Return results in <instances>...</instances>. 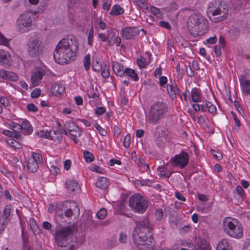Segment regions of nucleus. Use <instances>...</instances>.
<instances>
[{"label": "nucleus", "mask_w": 250, "mask_h": 250, "mask_svg": "<svg viewBox=\"0 0 250 250\" xmlns=\"http://www.w3.org/2000/svg\"><path fill=\"white\" fill-rule=\"evenodd\" d=\"M132 237L138 250H160L153 247L154 236L152 232L153 225L147 217L136 221Z\"/></svg>", "instance_id": "nucleus-1"}, {"label": "nucleus", "mask_w": 250, "mask_h": 250, "mask_svg": "<svg viewBox=\"0 0 250 250\" xmlns=\"http://www.w3.org/2000/svg\"><path fill=\"white\" fill-rule=\"evenodd\" d=\"M78 43L72 35L61 40L56 45L53 57L55 62L60 64L67 63L75 60Z\"/></svg>", "instance_id": "nucleus-2"}, {"label": "nucleus", "mask_w": 250, "mask_h": 250, "mask_svg": "<svg viewBox=\"0 0 250 250\" xmlns=\"http://www.w3.org/2000/svg\"><path fill=\"white\" fill-rule=\"evenodd\" d=\"M187 26L194 36L204 35L208 29V22L207 19L199 14H194L187 20Z\"/></svg>", "instance_id": "nucleus-3"}, {"label": "nucleus", "mask_w": 250, "mask_h": 250, "mask_svg": "<svg viewBox=\"0 0 250 250\" xmlns=\"http://www.w3.org/2000/svg\"><path fill=\"white\" fill-rule=\"evenodd\" d=\"M228 6L220 0L211 1L208 6L207 14L210 20L218 22L226 20L228 16Z\"/></svg>", "instance_id": "nucleus-4"}, {"label": "nucleus", "mask_w": 250, "mask_h": 250, "mask_svg": "<svg viewBox=\"0 0 250 250\" xmlns=\"http://www.w3.org/2000/svg\"><path fill=\"white\" fill-rule=\"evenodd\" d=\"M37 12L26 11L21 14L18 18L16 26L18 31L26 33L32 30L36 26L38 17Z\"/></svg>", "instance_id": "nucleus-5"}, {"label": "nucleus", "mask_w": 250, "mask_h": 250, "mask_svg": "<svg viewBox=\"0 0 250 250\" xmlns=\"http://www.w3.org/2000/svg\"><path fill=\"white\" fill-rule=\"evenodd\" d=\"M168 106L163 102H158L153 104L150 108L146 121L151 124L156 125L163 119L168 111Z\"/></svg>", "instance_id": "nucleus-6"}, {"label": "nucleus", "mask_w": 250, "mask_h": 250, "mask_svg": "<svg viewBox=\"0 0 250 250\" xmlns=\"http://www.w3.org/2000/svg\"><path fill=\"white\" fill-rule=\"evenodd\" d=\"M75 229V226L73 225L57 229L55 232V239L58 245H62V243H76V237L73 234Z\"/></svg>", "instance_id": "nucleus-7"}, {"label": "nucleus", "mask_w": 250, "mask_h": 250, "mask_svg": "<svg viewBox=\"0 0 250 250\" xmlns=\"http://www.w3.org/2000/svg\"><path fill=\"white\" fill-rule=\"evenodd\" d=\"M44 51V45L42 41L37 37H31L27 43V52L32 58L41 56Z\"/></svg>", "instance_id": "nucleus-8"}, {"label": "nucleus", "mask_w": 250, "mask_h": 250, "mask_svg": "<svg viewBox=\"0 0 250 250\" xmlns=\"http://www.w3.org/2000/svg\"><path fill=\"white\" fill-rule=\"evenodd\" d=\"M129 205L135 211L143 213L148 207V202L141 195L137 194L129 198Z\"/></svg>", "instance_id": "nucleus-9"}, {"label": "nucleus", "mask_w": 250, "mask_h": 250, "mask_svg": "<svg viewBox=\"0 0 250 250\" xmlns=\"http://www.w3.org/2000/svg\"><path fill=\"white\" fill-rule=\"evenodd\" d=\"M171 160L174 165L178 166L181 168H183L188 163L189 156L187 152L182 151L180 154L174 156Z\"/></svg>", "instance_id": "nucleus-10"}, {"label": "nucleus", "mask_w": 250, "mask_h": 250, "mask_svg": "<svg viewBox=\"0 0 250 250\" xmlns=\"http://www.w3.org/2000/svg\"><path fill=\"white\" fill-rule=\"evenodd\" d=\"M140 31L135 27H126L123 28L121 33L125 40H131L139 35Z\"/></svg>", "instance_id": "nucleus-11"}, {"label": "nucleus", "mask_w": 250, "mask_h": 250, "mask_svg": "<svg viewBox=\"0 0 250 250\" xmlns=\"http://www.w3.org/2000/svg\"><path fill=\"white\" fill-rule=\"evenodd\" d=\"M12 64V61L9 53L4 50L0 49V64L4 67H8Z\"/></svg>", "instance_id": "nucleus-12"}, {"label": "nucleus", "mask_w": 250, "mask_h": 250, "mask_svg": "<svg viewBox=\"0 0 250 250\" xmlns=\"http://www.w3.org/2000/svg\"><path fill=\"white\" fill-rule=\"evenodd\" d=\"M45 74V71L42 69H38L33 72L31 76V81L34 86L39 84L43 77Z\"/></svg>", "instance_id": "nucleus-13"}, {"label": "nucleus", "mask_w": 250, "mask_h": 250, "mask_svg": "<svg viewBox=\"0 0 250 250\" xmlns=\"http://www.w3.org/2000/svg\"><path fill=\"white\" fill-rule=\"evenodd\" d=\"M238 224H239V223L236 219L226 218L223 222L224 231L228 234V232H229V230L233 231V229Z\"/></svg>", "instance_id": "nucleus-14"}, {"label": "nucleus", "mask_w": 250, "mask_h": 250, "mask_svg": "<svg viewBox=\"0 0 250 250\" xmlns=\"http://www.w3.org/2000/svg\"><path fill=\"white\" fill-rule=\"evenodd\" d=\"M167 89L168 94L171 98H176L177 96L181 98L180 92L175 83H171V84H167Z\"/></svg>", "instance_id": "nucleus-15"}, {"label": "nucleus", "mask_w": 250, "mask_h": 250, "mask_svg": "<svg viewBox=\"0 0 250 250\" xmlns=\"http://www.w3.org/2000/svg\"><path fill=\"white\" fill-rule=\"evenodd\" d=\"M239 81L243 93L250 95V81L247 80L244 75L240 76Z\"/></svg>", "instance_id": "nucleus-16"}, {"label": "nucleus", "mask_w": 250, "mask_h": 250, "mask_svg": "<svg viewBox=\"0 0 250 250\" xmlns=\"http://www.w3.org/2000/svg\"><path fill=\"white\" fill-rule=\"evenodd\" d=\"M108 43L109 46H112L116 43L117 46H119L121 43V39L120 37H116L115 33L113 31H109L107 35Z\"/></svg>", "instance_id": "nucleus-17"}, {"label": "nucleus", "mask_w": 250, "mask_h": 250, "mask_svg": "<svg viewBox=\"0 0 250 250\" xmlns=\"http://www.w3.org/2000/svg\"><path fill=\"white\" fill-rule=\"evenodd\" d=\"M64 86L62 83H54L50 88V92L53 95L59 96L64 93Z\"/></svg>", "instance_id": "nucleus-18"}, {"label": "nucleus", "mask_w": 250, "mask_h": 250, "mask_svg": "<svg viewBox=\"0 0 250 250\" xmlns=\"http://www.w3.org/2000/svg\"><path fill=\"white\" fill-rule=\"evenodd\" d=\"M228 235L231 237L240 238L243 236V229L242 225L239 223L233 229V231L229 230Z\"/></svg>", "instance_id": "nucleus-19"}, {"label": "nucleus", "mask_w": 250, "mask_h": 250, "mask_svg": "<svg viewBox=\"0 0 250 250\" xmlns=\"http://www.w3.org/2000/svg\"><path fill=\"white\" fill-rule=\"evenodd\" d=\"M66 187L70 192H75L79 191L80 187L77 182L74 179H68L66 180Z\"/></svg>", "instance_id": "nucleus-20"}, {"label": "nucleus", "mask_w": 250, "mask_h": 250, "mask_svg": "<svg viewBox=\"0 0 250 250\" xmlns=\"http://www.w3.org/2000/svg\"><path fill=\"white\" fill-rule=\"evenodd\" d=\"M112 69L118 76L123 77L125 75V70H124L123 65L117 62H113Z\"/></svg>", "instance_id": "nucleus-21"}, {"label": "nucleus", "mask_w": 250, "mask_h": 250, "mask_svg": "<svg viewBox=\"0 0 250 250\" xmlns=\"http://www.w3.org/2000/svg\"><path fill=\"white\" fill-rule=\"evenodd\" d=\"M24 167H27V170L30 172H35L38 169L39 167L37 162L30 159L28 161H25L23 164Z\"/></svg>", "instance_id": "nucleus-22"}, {"label": "nucleus", "mask_w": 250, "mask_h": 250, "mask_svg": "<svg viewBox=\"0 0 250 250\" xmlns=\"http://www.w3.org/2000/svg\"><path fill=\"white\" fill-rule=\"evenodd\" d=\"M109 185L108 179L104 177H101L98 178L96 182V186L99 188L101 189H105Z\"/></svg>", "instance_id": "nucleus-23"}, {"label": "nucleus", "mask_w": 250, "mask_h": 250, "mask_svg": "<svg viewBox=\"0 0 250 250\" xmlns=\"http://www.w3.org/2000/svg\"><path fill=\"white\" fill-rule=\"evenodd\" d=\"M21 130L24 135H29L33 132V128L30 123L27 120L23 121L21 125Z\"/></svg>", "instance_id": "nucleus-24"}, {"label": "nucleus", "mask_w": 250, "mask_h": 250, "mask_svg": "<svg viewBox=\"0 0 250 250\" xmlns=\"http://www.w3.org/2000/svg\"><path fill=\"white\" fill-rule=\"evenodd\" d=\"M50 135L49 138L54 142L60 143L62 140V136L60 132L56 130H50L49 131Z\"/></svg>", "instance_id": "nucleus-25"}, {"label": "nucleus", "mask_w": 250, "mask_h": 250, "mask_svg": "<svg viewBox=\"0 0 250 250\" xmlns=\"http://www.w3.org/2000/svg\"><path fill=\"white\" fill-rule=\"evenodd\" d=\"M197 250H210V248L204 239H199L196 244Z\"/></svg>", "instance_id": "nucleus-26"}, {"label": "nucleus", "mask_w": 250, "mask_h": 250, "mask_svg": "<svg viewBox=\"0 0 250 250\" xmlns=\"http://www.w3.org/2000/svg\"><path fill=\"white\" fill-rule=\"evenodd\" d=\"M216 250H231V249L228 241L226 239H222L218 243Z\"/></svg>", "instance_id": "nucleus-27"}, {"label": "nucleus", "mask_w": 250, "mask_h": 250, "mask_svg": "<svg viewBox=\"0 0 250 250\" xmlns=\"http://www.w3.org/2000/svg\"><path fill=\"white\" fill-rule=\"evenodd\" d=\"M10 206H6L4 209L2 214V218L4 219L3 221L2 222V224L3 226L6 225L8 222V218L10 214Z\"/></svg>", "instance_id": "nucleus-28"}, {"label": "nucleus", "mask_w": 250, "mask_h": 250, "mask_svg": "<svg viewBox=\"0 0 250 250\" xmlns=\"http://www.w3.org/2000/svg\"><path fill=\"white\" fill-rule=\"evenodd\" d=\"M124 13V9L119 5H115L111 8L110 14L113 16H118L123 14Z\"/></svg>", "instance_id": "nucleus-29"}, {"label": "nucleus", "mask_w": 250, "mask_h": 250, "mask_svg": "<svg viewBox=\"0 0 250 250\" xmlns=\"http://www.w3.org/2000/svg\"><path fill=\"white\" fill-rule=\"evenodd\" d=\"M87 96L89 98L97 99L99 98V95L98 93L97 88H94L93 86L89 88L87 91Z\"/></svg>", "instance_id": "nucleus-30"}, {"label": "nucleus", "mask_w": 250, "mask_h": 250, "mask_svg": "<svg viewBox=\"0 0 250 250\" xmlns=\"http://www.w3.org/2000/svg\"><path fill=\"white\" fill-rule=\"evenodd\" d=\"M76 243H62V245H59L58 250H74L76 248Z\"/></svg>", "instance_id": "nucleus-31"}, {"label": "nucleus", "mask_w": 250, "mask_h": 250, "mask_svg": "<svg viewBox=\"0 0 250 250\" xmlns=\"http://www.w3.org/2000/svg\"><path fill=\"white\" fill-rule=\"evenodd\" d=\"M191 97L193 102H198L201 98L200 90L197 88H193L191 92Z\"/></svg>", "instance_id": "nucleus-32"}, {"label": "nucleus", "mask_w": 250, "mask_h": 250, "mask_svg": "<svg viewBox=\"0 0 250 250\" xmlns=\"http://www.w3.org/2000/svg\"><path fill=\"white\" fill-rule=\"evenodd\" d=\"M138 165L141 171L144 172L149 170L148 165L146 163L145 160L143 159H139Z\"/></svg>", "instance_id": "nucleus-33"}, {"label": "nucleus", "mask_w": 250, "mask_h": 250, "mask_svg": "<svg viewBox=\"0 0 250 250\" xmlns=\"http://www.w3.org/2000/svg\"><path fill=\"white\" fill-rule=\"evenodd\" d=\"M156 144L160 147L163 146L165 143L167 142V139L164 135V133L161 132L157 137L156 139Z\"/></svg>", "instance_id": "nucleus-34"}, {"label": "nucleus", "mask_w": 250, "mask_h": 250, "mask_svg": "<svg viewBox=\"0 0 250 250\" xmlns=\"http://www.w3.org/2000/svg\"><path fill=\"white\" fill-rule=\"evenodd\" d=\"M125 74H126V75L130 77L135 81H137L139 79L137 74L133 69L126 68L125 69Z\"/></svg>", "instance_id": "nucleus-35"}, {"label": "nucleus", "mask_w": 250, "mask_h": 250, "mask_svg": "<svg viewBox=\"0 0 250 250\" xmlns=\"http://www.w3.org/2000/svg\"><path fill=\"white\" fill-rule=\"evenodd\" d=\"M6 142L13 148L20 149L21 147V144L19 142L12 138L7 139Z\"/></svg>", "instance_id": "nucleus-36"}, {"label": "nucleus", "mask_w": 250, "mask_h": 250, "mask_svg": "<svg viewBox=\"0 0 250 250\" xmlns=\"http://www.w3.org/2000/svg\"><path fill=\"white\" fill-rule=\"evenodd\" d=\"M69 133L70 135L72 136L71 138L73 139L76 143H77V139L76 137L80 136L81 135V132L80 130L79 129L78 126H77V129H76L75 128L74 129V130H72V131H69L68 134Z\"/></svg>", "instance_id": "nucleus-37"}, {"label": "nucleus", "mask_w": 250, "mask_h": 250, "mask_svg": "<svg viewBox=\"0 0 250 250\" xmlns=\"http://www.w3.org/2000/svg\"><path fill=\"white\" fill-rule=\"evenodd\" d=\"M65 128L66 129V131L68 132L72 130H74V128L77 129V126L75 124L74 122L71 121L66 122L65 124L64 125Z\"/></svg>", "instance_id": "nucleus-38"}, {"label": "nucleus", "mask_w": 250, "mask_h": 250, "mask_svg": "<svg viewBox=\"0 0 250 250\" xmlns=\"http://www.w3.org/2000/svg\"><path fill=\"white\" fill-rule=\"evenodd\" d=\"M31 160L37 162L38 165L43 163L42 156L38 153L33 152L32 153V159Z\"/></svg>", "instance_id": "nucleus-39"}, {"label": "nucleus", "mask_w": 250, "mask_h": 250, "mask_svg": "<svg viewBox=\"0 0 250 250\" xmlns=\"http://www.w3.org/2000/svg\"><path fill=\"white\" fill-rule=\"evenodd\" d=\"M150 11L151 13L157 18L159 19H162L163 18L162 13L158 8L154 6H151L150 7Z\"/></svg>", "instance_id": "nucleus-40"}, {"label": "nucleus", "mask_w": 250, "mask_h": 250, "mask_svg": "<svg viewBox=\"0 0 250 250\" xmlns=\"http://www.w3.org/2000/svg\"><path fill=\"white\" fill-rule=\"evenodd\" d=\"M137 63L139 67L140 68H145L147 65L146 59L142 56H140L139 58L137 59Z\"/></svg>", "instance_id": "nucleus-41"}, {"label": "nucleus", "mask_w": 250, "mask_h": 250, "mask_svg": "<svg viewBox=\"0 0 250 250\" xmlns=\"http://www.w3.org/2000/svg\"><path fill=\"white\" fill-rule=\"evenodd\" d=\"M83 154L84 158L87 162H91L94 160V157L91 153L85 150Z\"/></svg>", "instance_id": "nucleus-42"}, {"label": "nucleus", "mask_w": 250, "mask_h": 250, "mask_svg": "<svg viewBox=\"0 0 250 250\" xmlns=\"http://www.w3.org/2000/svg\"><path fill=\"white\" fill-rule=\"evenodd\" d=\"M107 215V211L105 208H101L96 214L98 218L101 220L104 219Z\"/></svg>", "instance_id": "nucleus-43"}, {"label": "nucleus", "mask_w": 250, "mask_h": 250, "mask_svg": "<svg viewBox=\"0 0 250 250\" xmlns=\"http://www.w3.org/2000/svg\"><path fill=\"white\" fill-rule=\"evenodd\" d=\"M90 55L89 54L86 55L84 59V68L86 71H88L90 68Z\"/></svg>", "instance_id": "nucleus-44"}, {"label": "nucleus", "mask_w": 250, "mask_h": 250, "mask_svg": "<svg viewBox=\"0 0 250 250\" xmlns=\"http://www.w3.org/2000/svg\"><path fill=\"white\" fill-rule=\"evenodd\" d=\"M35 135L41 138H49L50 134L48 131L41 130L36 132Z\"/></svg>", "instance_id": "nucleus-45"}, {"label": "nucleus", "mask_w": 250, "mask_h": 250, "mask_svg": "<svg viewBox=\"0 0 250 250\" xmlns=\"http://www.w3.org/2000/svg\"><path fill=\"white\" fill-rule=\"evenodd\" d=\"M236 191L239 196L244 200L246 197V195L242 188L240 186H237L236 188Z\"/></svg>", "instance_id": "nucleus-46"}, {"label": "nucleus", "mask_w": 250, "mask_h": 250, "mask_svg": "<svg viewBox=\"0 0 250 250\" xmlns=\"http://www.w3.org/2000/svg\"><path fill=\"white\" fill-rule=\"evenodd\" d=\"M10 128L14 132H18L21 130V125L16 122H12L10 125Z\"/></svg>", "instance_id": "nucleus-47"}, {"label": "nucleus", "mask_w": 250, "mask_h": 250, "mask_svg": "<svg viewBox=\"0 0 250 250\" xmlns=\"http://www.w3.org/2000/svg\"><path fill=\"white\" fill-rule=\"evenodd\" d=\"M19 77L17 74L13 72L9 71L8 73L7 78L6 80H8L12 81H16L18 80Z\"/></svg>", "instance_id": "nucleus-48"}, {"label": "nucleus", "mask_w": 250, "mask_h": 250, "mask_svg": "<svg viewBox=\"0 0 250 250\" xmlns=\"http://www.w3.org/2000/svg\"><path fill=\"white\" fill-rule=\"evenodd\" d=\"M102 76L103 78H106L109 76V64L107 65H105L104 68L101 72Z\"/></svg>", "instance_id": "nucleus-49"}, {"label": "nucleus", "mask_w": 250, "mask_h": 250, "mask_svg": "<svg viewBox=\"0 0 250 250\" xmlns=\"http://www.w3.org/2000/svg\"><path fill=\"white\" fill-rule=\"evenodd\" d=\"M163 211L162 209L158 208L156 210L155 213V217L158 221H160L163 217Z\"/></svg>", "instance_id": "nucleus-50"}, {"label": "nucleus", "mask_w": 250, "mask_h": 250, "mask_svg": "<svg viewBox=\"0 0 250 250\" xmlns=\"http://www.w3.org/2000/svg\"><path fill=\"white\" fill-rule=\"evenodd\" d=\"M95 127L96 129L99 131V133L103 136H105L107 134L106 131L103 128L100 126L97 123L95 124Z\"/></svg>", "instance_id": "nucleus-51"}, {"label": "nucleus", "mask_w": 250, "mask_h": 250, "mask_svg": "<svg viewBox=\"0 0 250 250\" xmlns=\"http://www.w3.org/2000/svg\"><path fill=\"white\" fill-rule=\"evenodd\" d=\"M131 136L129 134H127L125 137L123 142V145L125 148H127L129 146L130 142Z\"/></svg>", "instance_id": "nucleus-52"}, {"label": "nucleus", "mask_w": 250, "mask_h": 250, "mask_svg": "<svg viewBox=\"0 0 250 250\" xmlns=\"http://www.w3.org/2000/svg\"><path fill=\"white\" fill-rule=\"evenodd\" d=\"M41 90L39 88H35L31 93V96L33 98H37L41 95Z\"/></svg>", "instance_id": "nucleus-53"}, {"label": "nucleus", "mask_w": 250, "mask_h": 250, "mask_svg": "<svg viewBox=\"0 0 250 250\" xmlns=\"http://www.w3.org/2000/svg\"><path fill=\"white\" fill-rule=\"evenodd\" d=\"M208 107V112L211 114H215L216 111V107L210 102H208V105H207Z\"/></svg>", "instance_id": "nucleus-54"}, {"label": "nucleus", "mask_w": 250, "mask_h": 250, "mask_svg": "<svg viewBox=\"0 0 250 250\" xmlns=\"http://www.w3.org/2000/svg\"><path fill=\"white\" fill-rule=\"evenodd\" d=\"M8 44V40L0 33V44L7 46Z\"/></svg>", "instance_id": "nucleus-55"}, {"label": "nucleus", "mask_w": 250, "mask_h": 250, "mask_svg": "<svg viewBox=\"0 0 250 250\" xmlns=\"http://www.w3.org/2000/svg\"><path fill=\"white\" fill-rule=\"evenodd\" d=\"M94 37V31L93 28L90 30L88 36V43L90 45H92L93 42V38Z\"/></svg>", "instance_id": "nucleus-56"}, {"label": "nucleus", "mask_w": 250, "mask_h": 250, "mask_svg": "<svg viewBox=\"0 0 250 250\" xmlns=\"http://www.w3.org/2000/svg\"><path fill=\"white\" fill-rule=\"evenodd\" d=\"M210 153L217 160H221L223 158L222 153L219 152H216L214 150L211 149L210 150Z\"/></svg>", "instance_id": "nucleus-57"}, {"label": "nucleus", "mask_w": 250, "mask_h": 250, "mask_svg": "<svg viewBox=\"0 0 250 250\" xmlns=\"http://www.w3.org/2000/svg\"><path fill=\"white\" fill-rule=\"evenodd\" d=\"M49 169L51 173L53 175H57L60 172V168L54 165H51Z\"/></svg>", "instance_id": "nucleus-58"}, {"label": "nucleus", "mask_w": 250, "mask_h": 250, "mask_svg": "<svg viewBox=\"0 0 250 250\" xmlns=\"http://www.w3.org/2000/svg\"><path fill=\"white\" fill-rule=\"evenodd\" d=\"M0 103L3 106H7L9 104L8 99L5 97H1L0 98Z\"/></svg>", "instance_id": "nucleus-59"}, {"label": "nucleus", "mask_w": 250, "mask_h": 250, "mask_svg": "<svg viewBox=\"0 0 250 250\" xmlns=\"http://www.w3.org/2000/svg\"><path fill=\"white\" fill-rule=\"evenodd\" d=\"M127 236L125 233L122 232L120 234L119 241L122 243H125L127 241Z\"/></svg>", "instance_id": "nucleus-60"}, {"label": "nucleus", "mask_w": 250, "mask_h": 250, "mask_svg": "<svg viewBox=\"0 0 250 250\" xmlns=\"http://www.w3.org/2000/svg\"><path fill=\"white\" fill-rule=\"evenodd\" d=\"M27 108L29 111L36 112L38 111V107L33 104H27Z\"/></svg>", "instance_id": "nucleus-61"}, {"label": "nucleus", "mask_w": 250, "mask_h": 250, "mask_svg": "<svg viewBox=\"0 0 250 250\" xmlns=\"http://www.w3.org/2000/svg\"><path fill=\"white\" fill-rule=\"evenodd\" d=\"M167 82V78L165 76H161L159 78V84L162 86L164 87V86L166 84Z\"/></svg>", "instance_id": "nucleus-62"}, {"label": "nucleus", "mask_w": 250, "mask_h": 250, "mask_svg": "<svg viewBox=\"0 0 250 250\" xmlns=\"http://www.w3.org/2000/svg\"><path fill=\"white\" fill-rule=\"evenodd\" d=\"M92 68L96 71H100L102 70V69L101 63L97 62L96 63L92 65Z\"/></svg>", "instance_id": "nucleus-63"}, {"label": "nucleus", "mask_w": 250, "mask_h": 250, "mask_svg": "<svg viewBox=\"0 0 250 250\" xmlns=\"http://www.w3.org/2000/svg\"><path fill=\"white\" fill-rule=\"evenodd\" d=\"M188 248H182L180 250H195V247L192 243H188L187 244Z\"/></svg>", "instance_id": "nucleus-64"}]
</instances>
